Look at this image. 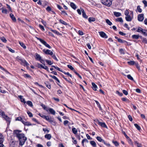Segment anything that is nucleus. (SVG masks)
<instances>
[{"mask_svg":"<svg viewBox=\"0 0 147 147\" xmlns=\"http://www.w3.org/2000/svg\"><path fill=\"white\" fill-rule=\"evenodd\" d=\"M21 132V130H14L13 132L19 140V145L22 146L24 144L27 138L24 134L20 133Z\"/></svg>","mask_w":147,"mask_h":147,"instance_id":"f257e3e1","label":"nucleus"},{"mask_svg":"<svg viewBox=\"0 0 147 147\" xmlns=\"http://www.w3.org/2000/svg\"><path fill=\"white\" fill-rule=\"evenodd\" d=\"M16 60L20 63L22 65L24 66H28L29 64L24 59H22L19 56H17L16 57Z\"/></svg>","mask_w":147,"mask_h":147,"instance_id":"f03ea898","label":"nucleus"},{"mask_svg":"<svg viewBox=\"0 0 147 147\" xmlns=\"http://www.w3.org/2000/svg\"><path fill=\"white\" fill-rule=\"evenodd\" d=\"M113 0H101L102 3L108 7H110L112 4Z\"/></svg>","mask_w":147,"mask_h":147,"instance_id":"7ed1b4c3","label":"nucleus"},{"mask_svg":"<svg viewBox=\"0 0 147 147\" xmlns=\"http://www.w3.org/2000/svg\"><path fill=\"white\" fill-rule=\"evenodd\" d=\"M37 39L39 40L40 42L42 44L44 45L49 49H51V47L44 40L38 38H37Z\"/></svg>","mask_w":147,"mask_h":147,"instance_id":"20e7f679","label":"nucleus"},{"mask_svg":"<svg viewBox=\"0 0 147 147\" xmlns=\"http://www.w3.org/2000/svg\"><path fill=\"white\" fill-rule=\"evenodd\" d=\"M42 51L45 54L47 55H53V52L51 50H49V49L45 50V49H44L42 50Z\"/></svg>","mask_w":147,"mask_h":147,"instance_id":"39448f33","label":"nucleus"},{"mask_svg":"<svg viewBox=\"0 0 147 147\" xmlns=\"http://www.w3.org/2000/svg\"><path fill=\"white\" fill-rule=\"evenodd\" d=\"M97 123L98 125L100 126L101 127L106 128H107V127L105 123L100 122L98 120Z\"/></svg>","mask_w":147,"mask_h":147,"instance_id":"423d86ee","label":"nucleus"},{"mask_svg":"<svg viewBox=\"0 0 147 147\" xmlns=\"http://www.w3.org/2000/svg\"><path fill=\"white\" fill-rule=\"evenodd\" d=\"M99 35L102 38H108L106 34L103 32L101 31L99 32Z\"/></svg>","mask_w":147,"mask_h":147,"instance_id":"0eeeda50","label":"nucleus"},{"mask_svg":"<svg viewBox=\"0 0 147 147\" xmlns=\"http://www.w3.org/2000/svg\"><path fill=\"white\" fill-rule=\"evenodd\" d=\"M144 19V15L142 14H140L138 17V20L140 22H142Z\"/></svg>","mask_w":147,"mask_h":147,"instance_id":"6e6552de","label":"nucleus"},{"mask_svg":"<svg viewBox=\"0 0 147 147\" xmlns=\"http://www.w3.org/2000/svg\"><path fill=\"white\" fill-rule=\"evenodd\" d=\"M15 142L14 140H11L9 143L10 147H15Z\"/></svg>","mask_w":147,"mask_h":147,"instance_id":"1a4fd4ad","label":"nucleus"},{"mask_svg":"<svg viewBox=\"0 0 147 147\" xmlns=\"http://www.w3.org/2000/svg\"><path fill=\"white\" fill-rule=\"evenodd\" d=\"M2 116L3 118H5L6 121H7L9 123L11 121L10 119L8 116L5 115V114H4Z\"/></svg>","mask_w":147,"mask_h":147,"instance_id":"9d476101","label":"nucleus"},{"mask_svg":"<svg viewBox=\"0 0 147 147\" xmlns=\"http://www.w3.org/2000/svg\"><path fill=\"white\" fill-rule=\"evenodd\" d=\"M81 11L82 12V15L83 18L87 19L88 18V16L86 14L84 9L82 8H81Z\"/></svg>","mask_w":147,"mask_h":147,"instance_id":"9b49d317","label":"nucleus"},{"mask_svg":"<svg viewBox=\"0 0 147 147\" xmlns=\"http://www.w3.org/2000/svg\"><path fill=\"white\" fill-rule=\"evenodd\" d=\"M48 111H49L51 114L53 115L55 114V111L52 108H48Z\"/></svg>","mask_w":147,"mask_h":147,"instance_id":"f8f14e48","label":"nucleus"},{"mask_svg":"<svg viewBox=\"0 0 147 147\" xmlns=\"http://www.w3.org/2000/svg\"><path fill=\"white\" fill-rule=\"evenodd\" d=\"M118 42L121 43H124L125 45H128V42L127 41L121 39H119Z\"/></svg>","mask_w":147,"mask_h":147,"instance_id":"ddd939ff","label":"nucleus"},{"mask_svg":"<svg viewBox=\"0 0 147 147\" xmlns=\"http://www.w3.org/2000/svg\"><path fill=\"white\" fill-rule=\"evenodd\" d=\"M125 19L126 21L128 22L131 21L132 19L131 16L129 15L125 17Z\"/></svg>","mask_w":147,"mask_h":147,"instance_id":"4468645a","label":"nucleus"},{"mask_svg":"<svg viewBox=\"0 0 147 147\" xmlns=\"http://www.w3.org/2000/svg\"><path fill=\"white\" fill-rule=\"evenodd\" d=\"M41 58V57L37 53H36L35 59L36 60L39 61Z\"/></svg>","mask_w":147,"mask_h":147,"instance_id":"2eb2a0df","label":"nucleus"},{"mask_svg":"<svg viewBox=\"0 0 147 147\" xmlns=\"http://www.w3.org/2000/svg\"><path fill=\"white\" fill-rule=\"evenodd\" d=\"M10 16L14 22H16V19L13 14L11 13L10 14Z\"/></svg>","mask_w":147,"mask_h":147,"instance_id":"dca6fc26","label":"nucleus"},{"mask_svg":"<svg viewBox=\"0 0 147 147\" xmlns=\"http://www.w3.org/2000/svg\"><path fill=\"white\" fill-rule=\"evenodd\" d=\"M4 140V138L3 135L0 134V143L3 144V142Z\"/></svg>","mask_w":147,"mask_h":147,"instance_id":"f3484780","label":"nucleus"},{"mask_svg":"<svg viewBox=\"0 0 147 147\" xmlns=\"http://www.w3.org/2000/svg\"><path fill=\"white\" fill-rule=\"evenodd\" d=\"M70 5L71 7L74 9H75L77 8L76 5L73 2L70 3Z\"/></svg>","mask_w":147,"mask_h":147,"instance_id":"a211bd4d","label":"nucleus"},{"mask_svg":"<svg viewBox=\"0 0 147 147\" xmlns=\"http://www.w3.org/2000/svg\"><path fill=\"white\" fill-rule=\"evenodd\" d=\"M49 76L57 81L58 83H60V81L59 79L55 76H52L51 75H49Z\"/></svg>","mask_w":147,"mask_h":147,"instance_id":"6ab92c4d","label":"nucleus"},{"mask_svg":"<svg viewBox=\"0 0 147 147\" xmlns=\"http://www.w3.org/2000/svg\"><path fill=\"white\" fill-rule=\"evenodd\" d=\"M45 137L48 140H50L51 138V134H47L45 135Z\"/></svg>","mask_w":147,"mask_h":147,"instance_id":"aec40b11","label":"nucleus"},{"mask_svg":"<svg viewBox=\"0 0 147 147\" xmlns=\"http://www.w3.org/2000/svg\"><path fill=\"white\" fill-rule=\"evenodd\" d=\"M92 88L94 90L96 91L97 90V86L94 83L92 82Z\"/></svg>","mask_w":147,"mask_h":147,"instance_id":"412c9836","label":"nucleus"},{"mask_svg":"<svg viewBox=\"0 0 147 147\" xmlns=\"http://www.w3.org/2000/svg\"><path fill=\"white\" fill-rule=\"evenodd\" d=\"M41 106L42 107L43 109L46 110L48 112V108H49L47 107L45 105L43 104H41Z\"/></svg>","mask_w":147,"mask_h":147,"instance_id":"4be33fe9","label":"nucleus"},{"mask_svg":"<svg viewBox=\"0 0 147 147\" xmlns=\"http://www.w3.org/2000/svg\"><path fill=\"white\" fill-rule=\"evenodd\" d=\"M114 15L117 17H118L121 15V13L120 12H114Z\"/></svg>","mask_w":147,"mask_h":147,"instance_id":"5701e85b","label":"nucleus"},{"mask_svg":"<svg viewBox=\"0 0 147 147\" xmlns=\"http://www.w3.org/2000/svg\"><path fill=\"white\" fill-rule=\"evenodd\" d=\"M141 32L144 35L147 36V30L144 29H142Z\"/></svg>","mask_w":147,"mask_h":147,"instance_id":"b1692460","label":"nucleus"},{"mask_svg":"<svg viewBox=\"0 0 147 147\" xmlns=\"http://www.w3.org/2000/svg\"><path fill=\"white\" fill-rule=\"evenodd\" d=\"M140 37V36L137 35H133L132 36V38H133L138 39Z\"/></svg>","mask_w":147,"mask_h":147,"instance_id":"393cba45","label":"nucleus"},{"mask_svg":"<svg viewBox=\"0 0 147 147\" xmlns=\"http://www.w3.org/2000/svg\"><path fill=\"white\" fill-rule=\"evenodd\" d=\"M19 43L20 45L24 49H26V46L25 45L23 42H21L20 41H19Z\"/></svg>","mask_w":147,"mask_h":147,"instance_id":"a878e982","label":"nucleus"},{"mask_svg":"<svg viewBox=\"0 0 147 147\" xmlns=\"http://www.w3.org/2000/svg\"><path fill=\"white\" fill-rule=\"evenodd\" d=\"M72 130L73 133L74 134H77V130L76 128L74 127L72 128Z\"/></svg>","mask_w":147,"mask_h":147,"instance_id":"bb28decb","label":"nucleus"},{"mask_svg":"<svg viewBox=\"0 0 147 147\" xmlns=\"http://www.w3.org/2000/svg\"><path fill=\"white\" fill-rule=\"evenodd\" d=\"M95 20V18H93L90 17L88 19V21L90 22H94Z\"/></svg>","mask_w":147,"mask_h":147,"instance_id":"cd10ccee","label":"nucleus"},{"mask_svg":"<svg viewBox=\"0 0 147 147\" xmlns=\"http://www.w3.org/2000/svg\"><path fill=\"white\" fill-rule=\"evenodd\" d=\"M96 139L98 140V141L100 142H103V141H104L101 138L100 136H97L96 138Z\"/></svg>","mask_w":147,"mask_h":147,"instance_id":"c85d7f7f","label":"nucleus"},{"mask_svg":"<svg viewBox=\"0 0 147 147\" xmlns=\"http://www.w3.org/2000/svg\"><path fill=\"white\" fill-rule=\"evenodd\" d=\"M106 22L110 26H111L112 24V23L109 19H106Z\"/></svg>","mask_w":147,"mask_h":147,"instance_id":"c756f323","label":"nucleus"},{"mask_svg":"<svg viewBox=\"0 0 147 147\" xmlns=\"http://www.w3.org/2000/svg\"><path fill=\"white\" fill-rule=\"evenodd\" d=\"M135 144L138 147H142V145L139 143L137 141L135 142Z\"/></svg>","mask_w":147,"mask_h":147,"instance_id":"7c9ffc66","label":"nucleus"},{"mask_svg":"<svg viewBox=\"0 0 147 147\" xmlns=\"http://www.w3.org/2000/svg\"><path fill=\"white\" fill-rule=\"evenodd\" d=\"M112 142L116 146H118L119 145V143L117 141H113Z\"/></svg>","mask_w":147,"mask_h":147,"instance_id":"2f4dec72","label":"nucleus"},{"mask_svg":"<svg viewBox=\"0 0 147 147\" xmlns=\"http://www.w3.org/2000/svg\"><path fill=\"white\" fill-rule=\"evenodd\" d=\"M2 9V12L3 13L7 14V10L5 9H4L2 7L1 9Z\"/></svg>","mask_w":147,"mask_h":147,"instance_id":"473e14b6","label":"nucleus"},{"mask_svg":"<svg viewBox=\"0 0 147 147\" xmlns=\"http://www.w3.org/2000/svg\"><path fill=\"white\" fill-rule=\"evenodd\" d=\"M95 101L96 104L98 106L99 108L101 110L102 109V108L99 102L97 100H95Z\"/></svg>","mask_w":147,"mask_h":147,"instance_id":"72a5a7b5","label":"nucleus"},{"mask_svg":"<svg viewBox=\"0 0 147 147\" xmlns=\"http://www.w3.org/2000/svg\"><path fill=\"white\" fill-rule=\"evenodd\" d=\"M67 66L68 68H69L73 71H74L75 70V69L71 65H68Z\"/></svg>","mask_w":147,"mask_h":147,"instance_id":"f704fd0d","label":"nucleus"},{"mask_svg":"<svg viewBox=\"0 0 147 147\" xmlns=\"http://www.w3.org/2000/svg\"><path fill=\"white\" fill-rule=\"evenodd\" d=\"M134 125L138 130H140L141 129V127L137 124H134Z\"/></svg>","mask_w":147,"mask_h":147,"instance_id":"c9c22d12","label":"nucleus"},{"mask_svg":"<svg viewBox=\"0 0 147 147\" xmlns=\"http://www.w3.org/2000/svg\"><path fill=\"white\" fill-rule=\"evenodd\" d=\"M51 67H53L56 69H57V70H58V71H60L61 72H62V70H61V69L59 68V67H56L54 65H52Z\"/></svg>","mask_w":147,"mask_h":147,"instance_id":"e433bc0d","label":"nucleus"},{"mask_svg":"<svg viewBox=\"0 0 147 147\" xmlns=\"http://www.w3.org/2000/svg\"><path fill=\"white\" fill-rule=\"evenodd\" d=\"M43 130L45 132V133L47 134L49 131V130H48L47 128H43Z\"/></svg>","mask_w":147,"mask_h":147,"instance_id":"4c0bfd02","label":"nucleus"},{"mask_svg":"<svg viewBox=\"0 0 147 147\" xmlns=\"http://www.w3.org/2000/svg\"><path fill=\"white\" fill-rule=\"evenodd\" d=\"M50 30L52 31V32H53V33H54L57 34V35H59V32H58L57 31V30H52V29H50Z\"/></svg>","mask_w":147,"mask_h":147,"instance_id":"58836bf2","label":"nucleus"},{"mask_svg":"<svg viewBox=\"0 0 147 147\" xmlns=\"http://www.w3.org/2000/svg\"><path fill=\"white\" fill-rule=\"evenodd\" d=\"M119 52L120 53L122 54H124L125 53L123 49H120Z\"/></svg>","mask_w":147,"mask_h":147,"instance_id":"ea45409f","label":"nucleus"},{"mask_svg":"<svg viewBox=\"0 0 147 147\" xmlns=\"http://www.w3.org/2000/svg\"><path fill=\"white\" fill-rule=\"evenodd\" d=\"M27 104L29 106L32 107L33 106V104L32 102L30 101H28L27 102Z\"/></svg>","mask_w":147,"mask_h":147,"instance_id":"a19ab883","label":"nucleus"},{"mask_svg":"<svg viewBox=\"0 0 147 147\" xmlns=\"http://www.w3.org/2000/svg\"><path fill=\"white\" fill-rule=\"evenodd\" d=\"M45 61L48 64L50 65H51L52 64H53V62H51V60L47 59L45 60Z\"/></svg>","mask_w":147,"mask_h":147,"instance_id":"79ce46f5","label":"nucleus"},{"mask_svg":"<svg viewBox=\"0 0 147 147\" xmlns=\"http://www.w3.org/2000/svg\"><path fill=\"white\" fill-rule=\"evenodd\" d=\"M135 61H130L127 62L128 63L131 65H134L135 64Z\"/></svg>","mask_w":147,"mask_h":147,"instance_id":"37998d69","label":"nucleus"},{"mask_svg":"<svg viewBox=\"0 0 147 147\" xmlns=\"http://www.w3.org/2000/svg\"><path fill=\"white\" fill-rule=\"evenodd\" d=\"M0 39L3 42L5 43L6 42L7 40L4 37H1Z\"/></svg>","mask_w":147,"mask_h":147,"instance_id":"c03bdc74","label":"nucleus"},{"mask_svg":"<svg viewBox=\"0 0 147 147\" xmlns=\"http://www.w3.org/2000/svg\"><path fill=\"white\" fill-rule=\"evenodd\" d=\"M127 77L128 78L131 80H134V79L133 77L130 74L128 75L127 76Z\"/></svg>","mask_w":147,"mask_h":147,"instance_id":"a18cd8bd","label":"nucleus"},{"mask_svg":"<svg viewBox=\"0 0 147 147\" xmlns=\"http://www.w3.org/2000/svg\"><path fill=\"white\" fill-rule=\"evenodd\" d=\"M90 144L92 145L93 146H96V145L95 142L93 141H91L90 142Z\"/></svg>","mask_w":147,"mask_h":147,"instance_id":"49530a36","label":"nucleus"},{"mask_svg":"<svg viewBox=\"0 0 147 147\" xmlns=\"http://www.w3.org/2000/svg\"><path fill=\"white\" fill-rule=\"evenodd\" d=\"M59 22L61 23L64 25H67V23L66 22L61 20H59Z\"/></svg>","mask_w":147,"mask_h":147,"instance_id":"de8ad7c7","label":"nucleus"},{"mask_svg":"<svg viewBox=\"0 0 147 147\" xmlns=\"http://www.w3.org/2000/svg\"><path fill=\"white\" fill-rule=\"evenodd\" d=\"M116 21H117L119 22H123V20L121 18H120L117 19H116Z\"/></svg>","mask_w":147,"mask_h":147,"instance_id":"09e8293b","label":"nucleus"},{"mask_svg":"<svg viewBox=\"0 0 147 147\" xmlns=\"http://www.w3.org/2000/svg\"><path fill=\"white\" fill-rule=\"evenodd\" d=\"M137 9L138 10V11L139 13H141L142 12V9L141 8H140V6H138L137 7Z\"/></svg>","mask_w":147,"mask_h":147,"instance_id":"8fccbe9b","label":"nucleus"},{"mask_svg":"<svg viewBox=\"0 0 147 147\" xmlns=\"http://www.w3.org/2000/svg\"><path fill=\"white\" fill-rule=\"evenodd\" d=\"M43 67H44V65H43L39 63H37V67L38 68H43Z\"/></svg>","mask_w":147,"mask_h":147,"instance_id":"3c124183","label":"nucleus"},{"mask_svg":"<svg viewBox=\"0 0 147 147\" xmlns=\"http://www.w3.org/2000/svg\"><path fill=\"white\" fill-rule=\"evenodd\" d=\"M142 42L145 44L147 43V40L145 38H142Z\"/></svg>","mask_w":147,"mask_h":147,"instance_id":"603ef678","label":"nucleus"},{"mask_svg":"<svg viewBox=\"0 0 147 147\" xmlns=\"http://www.w3.org/2000/svg\"><path fill=\"white\" fill-rule=\"evenodd\" d=\"M84 142H88V141L87 139L86 138L83 139L82 142V143L83 145H84Z\"/></svg>","mask_w":147,"mask_h":147,"instance_id":"864d4df0","label":"nucleus"},{"mask_svg":"<svg viewBox=\"0 0 147 147\" xmlns=\"http://www.w3.org/2000/svg\"><path fill=\"white\" fill-rule=\"evenodd\" d=\"M27 113L30 117H32L33 116L32 113L30 111H27Z\"/></svg>","mask_w":147,"mask_h":147,"instance_id":"5fc2aeb1","label":"nucleus"},{"mask_svg":"<svg viewBox=\"0 0 147 147\" xmlns=\"http://www.w3.org/2000/svg\"><path fill=\"white\" fill-rule=\"evenodd\" d=\"M46 86L49 89L51 88V86L50 84H48V82L45 83Z\"/></svg>","mask_w":147,"mask_h":147,"instance_id":"6e6d98bb","label":"nucleus"},{"mask_svg":"<svg viewBox=\"0 0 147 147\" xmlns=\"http://www.w3.org/2000/svg\"><path fill=\"white\" fill-rule=\"evenodd\" d=\"M74 72L76 74V75H77L81 79H82V77L76 71L74 70Z\"/></svg>","mask_w":147,"mask_h":147,"instance_id":"4d7b16f0","label":"nucleus"},{"mask_svg":"<svg viewBox=\"0 0 147 147\" xmlns=\"http://www.w3.org/2000/svg\"><path fill=\"white\" fill-rule=\"evenodd\" d=\"M39 26L41 30H42L43 31H45V29L44 26H43L41 24H39Z\"/></svg>","mask_w":147,"mask_h":147,"instance_id":"13d9d810","label":"nucleus"},{"mask_svg":"<svg viewBox=\"0 0 147 147\" xmlns=\"http://www.w3.org/2000/svg\"><path fill=\"white\" fill-rule=\"evenodd\" d=\"M142 2L144 4L145 7H147V1H146L145 0H143Z\"/></svg>","mask_w":147,"mask_h":147,"instance_id":"bf43d9fd","label":"nucleus"},{"mask_svg":"<svg viewBox=\"0 0 147 147\" xmlns=\"http://www.w3.org/2000/svg\"><path fill=\"white\" fill-rule=\"evenodd\" d=\"M24 76L26 78H31V76L29 75L28 74H25L24 75Z\"/></svg>","mask_w":147,"mask_h":147,"instance_id":"052dcab7","label":"nucleus"},{"mask_svg":"<svg viewBox=\"0 0 147 147\" xmlns=\"http://www.w3.org/2000/svg\"><path fill=\"white\" fill-rule=\"evenodd\" d=\"M123 93L126 95H127L128 94V92L127 91L125 90H123Z\"/></svg>","mask_w":147,"mask_h":147,"instance_id":"680f3d73","label":"nucleus"},{"mask_svg":"<svg viewBox=\"0 0 147 147\" xmlns=\"http://www.w3.org/2000/svg\"><path fill=\"white\" fill-rule=\"evenodd\" d=\"M63 78H64V79L66 80V81H67V82L70 83H71V80H67V78H65L64 76H62Z\"/></svg>","mask_w":147,"mask_h":147,"instance_id":"e2e57ef3","label":"nucleus"},{"mask_svg":"<svg viewBox=\"0 0 147 147\" xmlns=\"http://www.w3.org/2000/svg\"><path fill=\"white\" fill-rule=\"evenodd\" d=\"M43 69L47 70L48 72L49 71L48 67L47 66H45V64H44V67H43Z\"/></svg>","mask_w":147,"mask_h":147,"instance_id":"0e129e2a","label":"nucleus"},{"mask_svg":"<svg viewBox=\"0 0 147 147\" xmlns=\"http://www.w3.org/2000/svg\"><path fill=\"white\" fill-rule=\"evenodd\" d=\"M102 142L107 146H110V144L109 143H107L104 140Z\"/></svg>","mask_w":147,"mask_h":147,"instance_id":"69168bd1","label":"nucleus"},{"mask_svg":"<svg viewBox=\"0 0 147 147\" xmlns=\"http://www.w3.org/2000/svg\"><path fill=\"white\" fill-rule=\"evenodd\" d=\"M128 10H126L125 11V12H124V14H125V15L126 16L128 15V14L129 13V12Z\"/></svg>","mask_w":147,"mask_h":147,"instance_id":"338daca9","label":"nucleus"},{"mask_svg":"<svg viewBox=\"0 0 147 147\" xmlns=\"http://www.w3.org/2000/svg\"><path fill=\"white\" fill-rule=\"evenodd\" d=\"M128 118L129 119V120L131 121H132V120H133V119L132 118V117H131V116L130 115H129L128 116Z\"/></svg>","mask_w":147,"mask_h":147,"instance_id":"774afa93","label":"nucleus"}]
</instances>
